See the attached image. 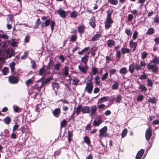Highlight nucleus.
I'll return each instance as SVG.
<instances>
[{
	"label": "nucleus",
	"instance_id": "nucleus-61",
	"mask_svg": "<svg viewBox=\"0 0 159 159\" xmlns=\"http://www.w3.org/2000/svg\"><path fill=\"white\" fill-rule=\"evenodd\" d=\"M19 125L16 124L14 125L13 128V132L15 131L19 128Z\"/></svg>",
	"mask_w": 159,
	"mask_h": 159
},
{
	"label": "nucleus",
	"instance_id": "nucleus-39",
	"mask_svg": "<svg viewBox=\"0 0 159 159\" xmlns=\"http://www.w3.org/2000/svg\"><path fill=\"white\" fill-rule=\"evenodd\" d=\"M127 130L126 129H125L123 130L121 133L122 138H124L125 137L127 134Z\"/></svg>",
	"mask_w": 159,
	"mask_h": 159
},
{
	"label": "nucleus",
	"instance_id": "nucleus-35",
	"mask_svg": "<svg viewBox=\"0 0 159 159\" xmlns=\"http://www.w3.org/2000/svg\"><path fill=\"white\" fill-rule=\"evenodd\" d=\"M154 32V29L153 28H150L148 30L146 34L150 35L153 34Z\"/></svg>",
	"mask_w": 159,
	"mask_h": 159
},
{
	"label": "nucleus",
	"instance_id": "nucleus-36",
	"mask_svg": "<svg viewBox=\"0 0 159 159\" xmlns=\"http://www.w3.org/2000/svg\"><path fill=\"white\" fill-rule=\"evenodd\" d=\"M119 86V84L118 82H116L114 84L111 86V88L112 89L116 90L118 89Z\"/></svg>",
	"mask_w": 159,
	"mask_h": 159
},
{
	"label": "nucleus",
	"instance_id": "nucleus-19",
	"mask_svg": "<svg viewBox=\"0 0 159 159\" xmlns=\"http://www.w3.org/2000/svg\"><path fill=\"white\" fill-rule=\"evenodd\" d=\"M121 51L122 54L124 55L126 53H129L130 52V50L127 48L122 47Z\"/></svg>",
	"mask_w": 159,
	"mask_h": 159
},
{
	"label": "nucleus",
	"instance_id": "nucleus-2",
	"mask_svg": "<svg viewBox=\"0 0 159 159\" xmlns=\"http://www.w3.org/2000/svg\"><path fill=\"white\" fill-rule=\"evenodd\" d=\"M159 62L158 59L157 57H155L152 61L150 62L147 65V67L149 70H151L153 73L157 72L158 67L157 66Z\"/></svg>",
	"mask_w": 159,
	"mask_h": 159
},
{
	"label": "nucleus",
	"instance_id": "nucleus-8",
	"mask_svg": "<svg viewBox=\"0 0 159 159\" xmlns=\"http://www.w3.org/2000/svg\"><path fill=\"white\" fill-rule=\"evenodd\" d=\"M107 130V127L104 126L99 130V136L100 137H104L107 136L108 135L106 133Z\"/></svg>",
	"mask_w": 159,
	"mask_h": 159
},
{
	"label": "nucleus",
	"instance_id": "nucleus-31",
	"mask_svg": "<svg viewBox=\"0 0 159 159\" xmlns=\"http://www.w3.org/2000/svg\"><path fill=\"white\" fill-rule=\"evenodd\" d=\"M107 97H104L100 98L98 101V103H101L104 102H106L107 99Z\"/></svg>",
	"mask_w": 159,
	"mask_h": 159
},
{
	"label": "nucleus",
	"instance_id": "nucleus-20",
	"mask_svg": "<svg viewBox=\"0 0 159 159\" xmlns=\"http://www.w3.org/2000/svg\"><path fill=\"white\" fill-rule=\"evenodd\" d=\"M82 106L81 104H79L77 106L76 110V113L77 115H79L80 113V111L82 112Z\"/></svg>",
	"mask_w": 159,
	"mask_h": 159
},
{
	"label": "nucleus",
	"instance_id": "nucleus-33",
	"mask_svg": "<svg viewBox=\"0 0 159 159\" xmlns=\"http://www.w3.org/2000/svg\"><path fill=\"white\" fill-rule=\"evenodd\" d=\"M52 86L53 89L54 90L56 93H57L56 91L55 90V89H58L59 87V84L58 83L54 82L52 83Z\"/></svg>",
	"mask_w": 159,
	"mask_h": 159
},
{
	"label": "nucleus",
	"instance_id": "nucleus-55",
	"mask_svg": "<svg viewBox=\"0 0 159 159\" xmlns=\"http://www.w3.org/2000/svg\"><path fill=\"white\" fill-rule=\"evenodd\" d=\"M138 32L137 31H135L132 37V38L133 39H136L138 36Z\"/></svg>",
	"mask_w": 159,
	"mask_h": 159
},
{
	"label": "nucleus",
	"instance_id": "nucleus-3",
	"mask_svg": "<svg viewBox=\"0 0 159 159\" xmlns=\"http://www.w3.org/2000/svg\"><path fill=\"white\" fill-rule=\"evenodd\" d=\"M51 22L50 27L52 31H53L54 29V27L55 25V22L53 21H51L49 19L46 20L45 22H42L41 24V26L42 28H43L44 27L48 26Z\"/></svg>",
	"mask_w": 159,
	"mask_h": 159
},
{
	"label": "nucleus",
	"instance_id": "nucleus-32",
	"mask_svg": "<svg viewBox=\"0 0 159 159\" xmlns=\"http://www.w3.org/2000/svg\"><path fill=\"white\" fill-rule=\"evenodd\" d=\"M139 85L140 86L139 87V89L141 90L142 92L143 91L145 92L147 91V88L145 86L141 84L140 83H139Z\"/></svg>",
	"mask_w": 159,
	"mask_h": 159
},
{
	"label": "nucleus",
	"instance_id": "nucleus-38",
	"mask_svg": "<svg viewBox=\"0 0 159 159\" xmlns=\"http://www.w3.org/2000/svg\"><path fill=\"white\" fill-rule=\"evenodd\" d=\"M7 20L8 23H12L13 21V17L12 15H9L8 16Z\"/></svg>",
	"mask_w": 159,
	"mask_h": 159
},
{
	"label": "nucleus",
	"instance_id": "nucleus-41",
	"mask_svg": "<svg viewBox=\"0 0 159 159\" xmlns=\"http://www.w3.org/2000/svg\"><path fill=\"white\" fill-rule=\"evenodd\" d=\"M108 2L113 5H116L118 2V0H108Z\"/></svg>",
	"mask_w": 159,
	"mask_h": 159
},
{
	"label": "nucleus",
	"instance_id": "nucleus-42",
	"mask_svg": "<svg viewBox=\"0 0 159 159\" xmlns=\"http://www.w3.org/2000/svg\"><path fill=\"white\" fill-rule=\"evenodd\" d=\"M78 16L77 12L75 11H73L70 15V16L71 18H75Z\"/></svg>",
	"mask_w": 159,
	"mask_h": 159
},
{
	"label": "nucleus",
	"instance_id": "nucleus-53",
	"mask_svg": "<svg viewBox=\"0 0 159 159\" xmlns=\"http://www.w3.org/2000/svg\"><path fill=\"white\" fill-rule=\"evenodd\" d=\"M148 83L147 85L150 87H152V80L149 78L147 79Z\"/></svg>",
	"mask_w": 159,
	"mask_h": 159
},
{
	"label": "nucleus",
	"instance_id": "nucleus-54",
	"mask_svg": "<svg viewBox=\"0 0 159 159\" xmlns=\"http://www.w3.org/2000/svg\"><path fill=\"white\" fill-rule=\"evenodd\" d=\"M125 33L129 36H131L132 35V32L131 30L129 29H126L125 30Z\"/></svg>",
	"mask_w": 159,
	"mask_h": 159
},
{
	"label": "nucleus",
	"instance_id": "nucleus-6",
	"mask_svg": "<svg viewBox=\"0 0 159 159\" xmlns=\"http://www.w3.org/2000/svg\"><path fill=\"white\" fill-rule=\"evenodd\" d=\"M152 135V130L150 127L146 130L145 136L146 140L148 141Z\"/></svg>",
	"mask_w": 159,
	"mask_h": 159
},
{
	"label": "nucleus",
	"instance_id": "nucleus-64",
	"mask_svg": "<svg viewBox=\"0 0 159 159\" xmlns=\"http://www.w3.org/2000/svg\"><path fill=\"white\" fill-rule=\"evenodd\" d=\"M77 37L76 35H72L71 36L70 41H75L76 40Z\"/></svg>",
	"mask_w": 159,
	"mask_h": 159
},
{
	"label": "nucleus",
	"instance_id": "nucleus-16",
	"mask_svg": "<svg viewBox=\"0 0 159 159\" xmlns=\"http://www.w3.org/2000/svg\"><path fill=\"white\" fill-rule=\"evenodd\" d=\"M90 111V108L89 107L85 106L84 107H82V112L83 113H89Z\"/></svg>",
	"mask_w": 159,
	"mask_h": 159
},
{
	"label": "nucleus",
	"instance_id": "nucleus-59",
	"mask_svg": "<svg viewBox=\"0 0 159 159\" xmlns=\"http://www.w3.org/2000/svg\"><path fill=\"white\" fill-rule=\"evenodd\" d=\"M79 82V80L77 79H74L72 81V84L74 85L77 84Z\"/></svg>",
	"mask_w": 159,
	"mask_h": 159
},
{
	"label": "nucleus",
	"instance_id": "nucleus-56",
	"mask_svg": "<svg viewBox=\"0 0 159 159\" xmlns=\"http://www.w3.org/2000/svg\"><path fill=\"white\" fill-rule=\"evenodd\" d=\"M32 80L31 79H29L27 81L25 82V84L27 85V86H29L30 84L32 83Z\"/></svg>",
	"mask_w": 159,
	"mask_h": 159
},
{
	"label": "nucleus",
	"instance_id": "nucleus-30",
	"mask_svg": "<svg viewBox=\"0 0 159 159\" xmlns=\"http://www.w3.org/2000/svg\"><path fill=\"white\" fill-rule=\"evenodd\" d=\"M63 75L66 77L68 75V69L66 66H65L63 70Z\"/></svg>",
	"mask_w": 159,
	"mask_h": 159
},
{
	"label": "nucleus",
	"instance_id": "nucleus-57",
	"mask_svg": "<svg viewBox=\"0 0 159 159\" xmlns=\"http://www.w3.org/2000/svg\"><path fill=\"white\" fill-rule=\"evenodd\" d=\"M147 75L144 73L140 75L139 79L141 80H145L147 78Z\"/></svg>",
	"mask_w": 159,
	"mask_h": 159
},
{
	"label": "nucleus",
	"instance_id": "nucleus-7",
	"mask_svg": "<svg viewBox=\"0 0 159 159\" xmlns=\"http://www.w3.org/2000/svg\"><path fill=\"white\" fill-rule=\"evenodd\" d=\"M8 41H5L2 42L0 43V50L1 51L6 50L8 46Z\"/></svg>",
	"mask_w": 159,
	"mask_h": 159
},
{
	"label": "nucleus",
	"instance_id": "nucleus-40",
	"mask_svg": "<svg viewBox=\"0 0 159 159\" xmlns=\"http://www.w3.org/2000/svg\"><path fill=\"white\" fill-rule=\"evenodd\" d=\"M11 121V119L9 116H7L4 119V121L6 124H8Z\"/></svg>",
	"mask_w": 159,
	"mask_h": 159
},
{
	"label": "nucleus",
	"instance_id": "nucleus-23",
	"mask_svg": "<svg viewBox=\"0 0 159 159\" xmlns=\"http://www.w3.org/2000/svg\"><path fill=\"white\" fill-rule=\"evenodd\" d=\"M131 48H133V50H134L137 47V42H134L133 41L130 40L129 42Z\"/></svg>",
	"mask_w": 159,
	"mask_h": 159
},
{
	"label": "nucleus",
	"instance_id": "nucleus-27",
	"mask_svg": "<svg viewBox=\"0 0 159 159\" xmlns=\"http://www.w3.org/2000/svg\"><path fill=\"white\" fill-rule=\"evenodd\" d=\"M85 27L84 25L79 26L78 28V31L80 34L83 33L84 31Z\"/></svg>",
	"mask_w": 159,
	"mask_h": 159
},
{
	"label": "nucleus",
	"instance_id": "nucleus-47",
	"mask_svg": "<svg viewBox=\"0 0 159 159\" xmlns=\"http://www.w3.org/2000/svg\"><path fill=\"white\" fill-rule=\"evenodd\" d=\"M0 37L5 39H8L9 38L8 36L5 34H0Z\"/></svg>",
	"mask_w": 159,
	"mask_h": 159
},
{
	"label": "nucleus",
	"instance_id": "nucleus-44",
	"mask_svg": "<svg viewBox=\"0 0 159 159\" xmlns=\"http://www.w3.org/2000/svg\"><path fill=\"white\" fill-rule=\"evenodd\" d=\"M27 126L26 125H23L20 128V130H21L22 133H24L25 131Z\"/></svg>",
	"mask_w": 159,
	"mask_h": 159
},
{
	"label": "nucleus",
	"instance_id": "nucleus-1",
	"mask_svg": "<svg viewBox=\"0 0 159 159\" xmlns=\"http://www.w3.org/2000/svg\"><path fill=\"white\" fill-rule=\"evenodd\" d=\"M113 11V10H109L107 12V17L104 22L105 27L106 29H108L110 28L113 23V20L111 18V15Z\"/></svg>",
	"mask_w": 159,
	"mask_h": 159
},
{
	"label": "nucleus",
	"instance_id": "nucleus-62",
	"mask_svg": "<svg viewBox=\"0 0 159 159\" xmlns=\"http://www.w3.org/2000/svg\"><path fill=\"white\" fill-rule=\"evenodd\" d=\"M121 53L120 51H116V58H120V57Z\"/></svg>",
	"mask_w": 159,
	"mask_h": 159
},
{
	"label": "nucleus",
	"instance_id": "nucleus-52",
	"mask_svg": "<svg viewBox=\"0 0 159 159\" xmlns=\"http://www.w3.org/2000/svg\"><path fill=\"white\" fill-rule=\"evenodd\" d=\"M8 68L7 67H5L3 70V73L5 75H6L8 71Z\"/></svg>",
	"mask_w": 159,
	"mask_h": 159
},
{
	"label": "nucleus",
	"instance_id": "nucleus-58",
	"mask_svg": "<svg viewBox=\"0 0 159 159\" xmlns=\"http://www.w3.org/2000/svg\"><path fill=\"white\" fill-rule=\"evenodd\" d=\"M66 121L65 120H64L62 122H61V126L62 127H64L66 125Z\"/></svg>",
	"mask_w": 159,
	"mask_h": 159
},
{
	"label": "nucleus",
	"instance_id": "nucleus-28",
	"mask_svg": "<svg viewBox=\"0 0 159 159\" xmlns=\"http://www.w3.org/2000/svg\"><path fill=\"white\" fill-rule=\"evenodd\" d=\"M91 113L90 116H92L97 111V108L95 105H94L91 107Z\"/></svg>",
	"mask_w": 159,
	"mask_h": 159
},
{
	"label": "nucleus",
	"instance_id": "nucleus-37",
	"mask_svg": "<svg viewBox=\"0 0 159 159\" xmlns=\"http://www.w3.org/2000/svg\"><path fill=\"white\" fill-rule=\"evenodd\" d=\"M84 142L88 145H89L90 144V141L89 138L87 136H85L84 137Z\"/></svg>",
	"mask_w": 159,
	"mask_h": 159
},
{
	"label": "nucleus",
	"instance_id": "nucleus-5",
	"mask_svg": "<svg viewBox=\"0 0 159 159\" xmlns=\"http://www.w3.org/2000/svg\"><path fill=\"white\" fill-rule=\"evenodd\" d=\"M102 121L101 117L100 116H98L95 119L93 123V125L95 126H98L101 124Z\"/></svg>",
	"mask_w": 159,
	"mask_h": 159
},
{
	"label": "nucleus",
	"instance_id": "nucleus-13",
	"mask_svg": "<svg viewBox=\"0 0 159 159\" xmlns=\"http://www.w3.org/2000/svg\"><path fill=\"white\" fill-rule=\"evenodd\" d=\"M61 112V110L60 108H56L52 112L53 115L56 118L58 117Z\"/></svg>",
	"mask_w": 159,
	"mask_h": 159
},
{
	"label": "nucleus",
	"instance_id": "nucleus-4",
	"mask_svg": "<svg viewBox=\"0 0 159 159\" xmlns=\"http://www.w3.org/2000/svg\"><path fill=\"white\" fill-rule=\"evenodd\" d=\"M93 86L91 81L89 80L87 82L86 86L84 89V91L87 92L89 94H91L92 93Z\"/></svg>",
	"mask_w": 159,
	"mask_h": 159
},
{
	"label": "nucleus",
	"instance_id": "nucleus-50",
	"mask_svg": "<svg viewBox=\"0 0 159 159\" xmlns=\"http://www.w3.org/2000/svg\"><path fill=\"white\" fill-rule=\"evenodd\" d=\"M135 69L137 70H141V66L138 64H135L134 65Z\"/></svg>",
	"mask_w": 159,
	"mask_h": 159
},
{
	"label": "nucleus",
	"instance_id": "nucleus-46",
	"mask_svg": "<svg viewBox=\"0 0 159 159\" xmlns=\"http://www.w3.org/2000/svg\"><path fill=\"white\" fill-rule=\"evenodd\" d=\"M61 66V64L60 63H57L54 66V69L57 70L58 71L60 69V67Z\"/></svg>",
	"mask_w": 159,
	"mask_h": 159
},
{
	"label": "nucleus",
	"instance_id": "nucleus-17",
	"mask_svg": "<svg viewBox=\"0 0 159 159\" xmlns=\"http://www.w3.org/2000/svg\"><path fill=\"white\" fill-rule=\"evenodd\" d=\"M108 46L111 48L114 46L116 44V42L112 39H109L107 42Z\"/></svg>",
	"mask_w": 159,
	"mask_h": 159
},
{
	"label": "nucleus",
	"instance_id": "nucleus-10",
	"mask_svg": "<svg viewBox=\"0 0 159 159\" xmlns=\"http://www.w3.org/2000/svg\"><path fill=\"white\" fill-rule=\"evenodd\" d=\"M57 12L60 15L61 17L65 18L68 14V12L61 9H60L57 10Z\"/></svg>",
	"mask_w": 159,
	"mask_h": 159
},
{
	"label": "nucleus",
	"instance_id": "nucleus-12",
	"mask_svg": "<svg viewBox=\"0 0 159 159\" xmlns=\"http://www.w3.org/2000/svg\"><path fill=\"white\" fill-rule=\"evenodd\" d=\"M9 82L11 84H16L18 81V78L15 76H10L9 78Z\"/></svg>",
	"mask_w": 159,
	"mask_h": 159
},
{
	"label": "nucleus",
	"instance_id": "nucleus-22",
	"mask_svg": "<svg viewBox=\"0 0 159 159\" xmlns=\"http://www.w3.org/2000/svg\"><path fill=\"white\" fill-rule=\"evenodd\" d=\"M99 69V68H96L95 67H92L91 68V71H92V75H95L96 74H98V70Z\"/></svg>",
	"mask_w": 159,
	"mask_h": 159
},
{
	"label": "nucleus",
	"instance_id": "nucleus-63",
	"mask_svg": "<svg viewBox=\"0 0 159 159\" xmlns=\"http://www.w3.org/2000/svg\"><path fill=\"white\" fill-rule=\"evenodd\" d=\"M31 63L32 64V67L34 69H35L36 68V63L33 60H31Z\"/></svg>",
	"mask_w": 159,
	"mask_h": 159
},
{
	"label": "nucleus",
	"instance_id": "nucleus-49",
	"mask_svg": "<svg viewBox=\"0 0 159 159\" xmlns=\"http://www.w3.org/2000/svg\"><path fill=\"white\" fill-rule=\"evenodd\" d=\"M148 54L146 51H143L141 53V57L143 59H145L147 57Z\"/></svg>",
	"mask_w": 159,
	"mask_h": 159
},
{
	"label": "nucleus",
	"instance_id": "nucleus-24",
	"mask_svg": "<svg viewBox=\"0 0 159 159\" xmlns=\"http://www.w3.org/2000/svg\"><path fill=\"white\" fill-rule=\"evenodd\" d=\"M15 65L16 64L14 62H12L10 64L9 66L11 68V71L12 74L14 73V71L15 69Z\"/></svg>",
	"mask_w": 159,
	"mask_h": 159
},
{
	"label": "nucleus",
	"instance_id": "nucleus-51",
	"mask_svg": "<svg viewBox=\"0 0 159 159\" xmlns=\"http://www.w3.org/2000/svg\"><path fill=\"white\" fill-rule=\"evenodd\" d=\"M28 56V52H26L24 53V54L21 57V59L24 60L27 58Z\"/></svg>",
	"mask_w": 159,
	"mask_h": 159
},
{
	"label": "nucleus",
	"instance_id": "nucleus-48",
	"mask_svg": "<svg viewBox=\"0 0 159 159\" xmlns=\"http://www.w3.org/2000/svg\"><path fill=\"white\" fill-rule=\"evenodd\" d=\"M108 73L106 72L103 75L101 78V80L102 81H104L107 79L108 77Z\"/></svg>",
	"mask_w": 159,
	"mask_h": 159
},
{
	"label": "nucleus",
	"instance_id": "nucleus-15",
	"mask_svg": "<svg viewBox=\"0 0 159 159\" xmlns=\"http://www.w3.org/2000/svg\"><path fill=\"white\" fill-rule=\"evenodd\" d=\"M144 152V150L143 149L140 150L137 153L136 159H140Z\"/></svg>",
	"mask_w": 159,
	"mask_h": 159
},
{
	"label": "nucleus",
	"instance_id": "nucleus-14",
	"mask_svg": "<svg viewBox=\"0 0 159 159\" xmlns=\"http://www.w3.org/2000/svg\"><path fill=\"white\" fill-rule=\"evenodd\" d=\"M95 18L94 16L92 17L89 20V24L93 28L96 26Z\"/></svg>",
	"mask_w": 159,
	"mask_h": 159
},
{
	"label": "nucleus",
	"instance_id": "nucleus-34",
	"mask_svg": "<svg viewBox=\"0 0 159 159\" xmlns=\"http://www.w3.org/2000/svg\"><path fill=\"white\" fill-rule=\"evenodd\" d=\"M45 66L44 65L43 67L39 69V74L41 75H43L45 72Z\"/></svg>",
	"mask_w": 159,
	"mask_h": 159
},
{
	"label": "nucleus",
	"instance_id": "nucleus-21",
	"mask_svg": "<svg viewBox=\"0 0 159 159\" xmlns=\"http://www.w3.org/2000/svg\"><path fill=\"white\" fill-rule=\"evenodd\" d=\"M128 72L127 69L126 67H123L121 68L119 71L120 74L125 75Z\"/></svg>",
	"mask_w": 159,
	"mask_h": 159
},
{
	"label": "nucleus",
	"instance_id": "nucleus-60",
	"mask_svg": "<svg viewBox=\"0 0 159 159\" xmlns=\"http://www.w3.org/2000/svg\"><path fill=\"white\" fill-rule=\"evenodd\" d=\"M91 127L92 126L90 124H88L85 127V129L86 130H90L91 129Z\"/></svg>",
	"mask_w": 159,
	"mask_h": 159
},
{
	"label": "nucleus",
	"instance_id": "nucleus-11",
	"mask_svg": "<svg viewBox=\"0 0 159 159\" xmlns=\"http://www.w3.org/2000/svg\"><path fill=\"white\" fill-rule=\"evenodd\" d=\"M78 68L80 72L84 73H86L89 68L87 65H84V66H82L80 65H79Z\"/></svg>",
	"mask_w": 159,
	"mask_h": 159
},
{
	"label": "nucleus",
	"instance_id": "nucleus-9",
	"mask_svg": "<svg viewBox=\"0 0 159 159\" xmlns=\"http://www.w3.org/2000/svg\"><path fill=\"white\" fill-rule=\"evenodd\" d=\"M5 52L7 54V56L8 58H11L12 56H14L15 52L12 49L9 48L7 49L5 51Z\"/></svg>",
	"mask_w": 159,
	"mask_h": 159
},
{
	"label": "nucleus",
	"instance_id": "nucleus-18",
	"mask_svg": "<svg viewBox=\"0 0 159 159\" xmlns=\"http://www.w3.org/2000/svg\"><path fill=\"white\" fill-rule=\"evenodd\" d=\"M102 37L101 34H97L95 35L92 38L91 40L93 41L98 40Z\"/></svg>",
	"mask_w": 159,
	"mask_h": 159
},
{
	"label": "nucleus",
	"instance_id": "nucleus-43",
	"mask_svg": "<svg viewBox=\"0 0 159 159\" xmlns=\"http://www.w3.org/2000/svg\"><path fill=\"white\" fill-rule=\"evenodd\" d=\"M148 102L150 103H155L156 102V99L154 98H150L148 99Z\"/></svg>",
	"mask_w": 159,
	"mask_h": 159
},
{
	"label": "nucleus",
	"instance_id": "nucleus-29",
	"mask_svg": "<svg viewBox=\"0 0 159 159\" xmlns=\"http://www.w3.org/2000/svg\"><path fill=\"white\" fill-rule=\"evenodd\" d=\"M73 133L72 131H68V135L67 137L68 141L69 142H70L72 140V137L73 136Z\"/></svg>",
	"mask_w": 159,
	"mask_h": 159
},
{
	"label": "nucleus",
	"instance_id": "nucleus-45",
	"mask_svg": "<svg viewBox=\"0 0 159 159\" xmlns=\"http://www.w3.org/2000/svg\"><path fill=\"white\" fill-rule=\"evenodd\" d=\"M81 61L84 65H87V63L88 61V58L83 57L81 58Z\"/></svg>",
	"mask_w": 159,
	"mask_h": 159
},
{
	"label": "nucleus",
	"instance_id": "nucleus-26",
	"mask_svg": "<svg viewBox=\"0 0 159 159\" xmlns=\"http://www.w3.org/2000/svg\"><path fill=\"white\" fill-rule=\"evenodd\" d=\"M122 99V96L120 95H118L116 98H114L113 100H115L116 103H119L120 102Z\"/></svg>",
	"mask_w": 159,
	"mask_h": 159
},
{
	"label": "nucleus",
	"instance_id": "nucleus-25",
	"mask_svg": "<svg viewBox=\"0 0 159 159\" xmlns=\"http://www.w3.org/2000/svg\"><path fill=\"white\" fill-rule=\"evenodd\" d=\"M134 65L133 63L130 64L129 65V70L131 73L132 74L134 73Z\"/></svg>",
	"mask_w": 159,
	"mask_h": 159
}]
</instances>
